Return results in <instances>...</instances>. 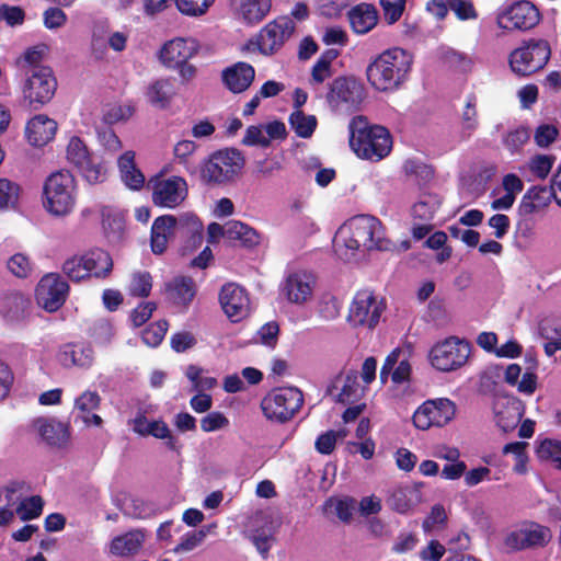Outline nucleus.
<instances>
[{
	"mask_svg": "<svg viewBox=\"0 0 561 561\" xmlns=\"http://www.w3.org/2000/svg\"><path fill=\"white\" fill-rule=\"evenodd\" d=\"M470 354L471 345L469 342L457 336H449L432 347L430 360L435 369L449 373L465 366Z\"/></svg>",
	"mask_w": 561,
	"mask_h": 561,
	"instance_id": "9",
	"label": "nucleus"
},
{
	"mask_svg": "<svg viewBox=\"0 0 561 561\" xmlns=\"http://www.w3.org/2000/svg\"><path fill=\"white\" fill-rule=\"evenodd\" d=\"M227 238L240 241L244 247L252 248L260 243V234L250 226L239 221L231 220L226 224Z\"/></svg>",
	"mask_w": 561,
	"mask_h": 561,
	"instance_id": "37",
	"label": "nucleus"
},
{
	"mask_svg": "<svg viewBox=\"0 0 561 561\" xmlns=\"http://www.w3.org/2000/svg\"><path fill=\"white\" fill-rule=\"evenodd\" d=\"M20 186L8 179H0V210L14 207L18 203Z\"/></svg>",
	"mask_w": 561,
	"mask_h": 561,
	"instance_id": "52",
	"label": "nucleus"
},
{
	"mask_svg": "<svg viewBox=\"0 0 561 561\" xmlns=\"http://www.w3.org/2000/svg\"><path fill=\"white\" fill-rule=\"evenodd\" d=\"M9 271L18 277H26L32 267L28 257L22 253H16L8 261Z\"/></svg>",
	"mask_w": 561,
	"mask_h": 561,
	"instance_id": "62",
	"label": "nucleus"
},
{
	"mask_svg": "<svg viewBox=\"0 0 561 561\" xmlns=\"http://www.w3.org/2000/svg\"><path fill=\"white\" fill-rule=\"evenodd\" d=\"M556 158L549 154H536L529 159V161L522 167L519 170L522 174L526 175L529 173L531 178H528V181L533 179L543 180L550 173Z\"/></svg>",
	"mask_w": 561,
	"mask_h": 561,
	"instance_id": "41",
	"label": "nucleus"
},
{
	"mask_svg": "<svg viewBox=\"0 0 561 561\" xmlns=\"http://www.w3.org/2000/svg\"><path fill=\"white\" fill-rule=\"evenodd\" d=\"M402 352L400 350L392 351L386 358L380 369V380L386 383L391 375V380L398 388L409 382L411 375V366L407 359H400Z\"/></svg>",
	"mask_w": 561,
	"mask_h": 561,
	"instance_id": "24",
	"label": "nucleus"
},
{
	"mask_svg": "<svg viewBox=\"0 0 561 561\" xmlns=\"http://www.w3.org/2000/svg\"><path fill=\"white\" fill-rule=\"evenodd\" d=\"M314 285L316 278L311 273L297 271L286 276L279 291L288 302L304 305L311 298Z\"/></svg>",
	"mask_w": 561,
	"mask_h": 561,
	"instance_id": "21",
	"label": "nucleus"
},
{
	"mask_svg": "<svg viewBox=\"0 0 561 561\" xmlns=\"http://www.w3.org/2000/svg\"><path fill=\"white\" fill-rule=\"evenodd\" d=\"M224 87L233 94L245 92L255 79V69L252 65L238 61L221 71Z\"/></svg>",
	"mask_w": 561,
	"mask_h": 561,
	"instance_id": "23",
	"label": "nucleus"
},
{
	"mask_svg": "<svg viewBox=\"0 0 561 561\" xmlns=\"http://www.w3.org/2000/svg\"><path fill=\"white\" fill-rule=\"evenodd\" d=\"M87 270L90 277L106 278L113 270V260L108 252L93 249L84 253Z\"/></svg>",
	"mask_w": 561,
	"mask_h": 561,
	"instance_id": "35",
	"label": "nucleus"
},
{
	"mask_svg": "<svg viewBox=\"0 0 561 561\" xmlns=\"http://www.w3.org/2000/svg\"><path fill=\"white\" fill-rule=\"evenodd\" d=\"M350 146L359 158L379 161L391 151L392 139L385 127L369 126L365 117L357 116L350 123Z\"/></svg>",
	"mask_w": 561,
	"mask_h": 561,
	"instance_id": "3",
	"label": "nucleus"
},
{
	"mask_svg": "<svg viewBox=\"0 0 561 561\" xmlns=\"http://www.w3.org/2000/svg\"><path fill=\"white\" fill-rule=\"evenodd\" d=\"M243 144L266 148L270 146V138L265 136V129L262 126H250L243 137Z\"/></svg>",
	"mask_w": 561,
	"mask_h": 561,
	"instance_id": "64",
	"label": "nucleus"
},
{
	"mask_svg": "<svg viewBox=\"0 0 561 561\" xmlns=\"http://www.w3.org/2000/svg\"><path fill=\"white\" fill-rule=\"evenodd\" d=\"M131 428L140 436H153L165 438L169 436V427L163 421H149L144 414L138 413L130 421Z\"/></svg>",
	"mask_w": 561,
	"mask_h": 561,
	"instance_id": "38",
	"label": "nucleus"
},
{
	"mask_svg": "<svg viewBox=\"0 0 561 561\" xmlns=\"http://www.w3.org/2000/svg\"><path fill=\"white\" fill-rule=\"evenodd\" d=\"M385 302L370 290L357 291L354 296L347 314L352 327L375 328L385 311Z\"/></svg>",
	"mask_w": 561,
	"mask_h": 561,
	"instance_id": "11",
	"label": "nucleus"
},
{
	"mask_svg": "<svg viewBox=\"0 0 561 561\" xmlns=\"http://www.w3.org/2000/svg\"><path fill=\"white\" fill-rule=\"evenodd\" d=\"M176 93V84L172 79H158L147 87L146 98L153 107L165 110L171 105Z\"/></svg>",
	"mask_w": 561,
	"mask_h": 561,
	"instance_id": "29",
	"label": "nucleus"
},
{
	"mask_svg": "<svg viewBox=\"0 0 561 561\" xmlns=\"http://www.w3.org/2000/svg\"><path fill=\"white\" fill-rule=\"evenodd\" d=\"M522 416L523 412L518 401H508L507 405L504 407L503 410H500L499 403L495 405L496 424L503 432L514 430L520 422Z\"/></svg>",
	"mask_w": 561,
	"mask_h": 561,
	"instance_id": "40",
	"label": "nucleus"
},
{
	"mask_svg": "<svg viewBox=\"0 0 561 561\" xmlns=\"http://www.w3.org/2000/svg\"><path fill=\"white\" fill-rule=\"evenodd\" d=\"M380 4L383 10L385 19L388 23L392 24L401 18L405 7V0H380Z\"/></svg>",
	"mask_w": 561,
	"mask_h": 561,
	"instance_id": "63",
	"label": "nucleus"
},
{
	"mask_svg": "<svg viewBox=\"0 0 561 561\" xmlns=\"http://www.w3.org/2000/svg\"><path fill=\"white\" fill-rule=\"evenodd\" d=\"M229 426L228 417L218 411H213L206 414L201 420V428L205 433H211L227 428Z\"/></svg>",
	"mask_w": 561,
	"mask_h": 561,
	"instance_id": "59",
	"label": "nucleus"
},
{
	"mask_svg": "<svg viewBox=\"0 0 561 561\" xmlns=\"http://www.w3.org/2000/svg\"><path fill=\"white\" fill-rule=\"evenodd\" d=\"M58 360L65 367L88 368L94 360V352L91 345L85 343H72L61 347Z\"/></svg>",
	"mask_w": 561,
	"mask_h": 561,
	"instance_id": "27",
	"label": "nucleus"
},
{
	"mask_svg": "<svg viewBox=\"0 0 561 561\" xmlns=\"http://www.w3.org/2000/svg\"><path fill=\"white\" fill-rule=\"evenodd\" d=\"M26 306V300L20 295H11L3 299L0 311L10 320L20 317Z\"/></svg>",
	"mask_w": 561,
	"mask_h": 561,
	"instance_id": "58",
	"label": "nucleus"
},
{
	"mask_svg": "<svg viewBox=\"0 0 561 561\" xmlns=\"http://www.w3.org/2000/svg\"><path fill=\"white\" fill-rule=\"evenodd\" d=\"M291 129L300 138H310L318 125L314 115L305 114L301 110H294L288 118Z\"/></svg>",
	"mask_w": 561,
	"mask_h": 561,
	"instance_id": "42",
	"label": "nucleus"
},
{
	"mask_svg": "<svg viewBox=\"0 0 561 561\" xmlns=\"http://www.w3.org/2000/svg\"><path fill=\"white\" fill-rule=\"evenodd\" d=\"M187 196V183L181 176L156 179L152 181V202L163 208H175Z\"/></svg>",
	"mask_w": 561,
	"mask_h": 561,
	"instance_id": "18",
	"label": "nucleus"
},
{
	"mask_svg": "<svg viewBox=\"0 0 561 561\" xmlns=\"http://www.w3.org/2000/svg\"><path fill=\"white\" fill-rule=\"evenodd\" d=\"M69 294V285L58 273L44 275L36 287L37 304L48 312L62 307Z\"/></svg>",
	"mask_w": 561,
	"mask_h": 561,
	"instance_id": "14",
	"label": "nucleus"
},
{
	"mask_svg": "<svg viewBox=\"0 0 561 561\" xmlns=\"http://www.w3.org/2000/svg\"><path fill=\"white\" fill-rule=\"evenodd\" d=\"M556 190L552 184L547 186H534L524 195L519 209L524 215H531L548 206L551 199L556 201Z\"/></svg>",
	"mask_w": 561,
	"mask_h": 561,
	"instance_id": "30",
	"label": "nucleus"
},
{
	"mask_svg": "<svg viewBox=\"0 0 561 561\" xmlns=\"http://www.w3.org/2000/svg\"><path fill=\"white\" fill-rule=\"evenodd\" d=\"M165 291L174 306L187 308L196 296L197 288L193 278L176 276L167 283Z\"/></svg>",
	"mask_w": 561,
	"mask_h": 561,
	"instance_id": "26",
	"label": "nucleus"
},
{
	"mask_svg": "<svg viewBox=\"0 0 561 561\" xmlns=\"http://www.w3.org/2000/svg\"><path fill=\"white\" fill-rule=\"evenodd\" d=\"M67 160L82 173L89 183L95 184L105 180V168L92 161L88 147L77 136L71 137L68 142Z\"/></svg>",
	"mask_w": 561,
	"mask_h": 561,
	"instance_id": "15",
	"label": "nucleus"
},
{
	"mask_svg": "<svg viewBox=\"0 0 561 561\" xmlns=\"http://www.w3.org/2000/svg\"><path fill=\"white\" fill-rule=\"evenodd\" d=\"M30 72L23 88V94L25 100L34 108H37L51 100L57 82L48 67H32Z\"/></svg>",
	"mask_w": 561,
	"mask_h": 561,
	"instance_id": "13",
	"label": "nucleus"
},
{
	"mask_svg": "<svg viewBox=\"0 0 561 561\" xmlns=\"http://www.w3.org/2000/svg\"><path fill=\"white\" fill-rule=\"evenodd\" d=\"M43 500L34 495L25 497L15 508V513L22 520H31L38 517L43 511Z\"/></svg>",
	"mask_w": 561,
	"mask_h": 561,
	"instance_id": "48",
	"label": "nucleus"
},
{
	"mask_svg": "<svg viewBox=\"0 0 561 561\" xmlns=\"http://www.w3.org/2000/svg\"><path fill=\"white\" fill-rule=\"evenodd\" d=\"M196 53L197 44L194 39L178 37L162 46L159 59L165 67L175 69L179 65L188 61Z\"/></svg>",
	"mask_w": 561,
	"mask_h": 561,
	"instance_id": "22",
	"label": "nucleus"
},
{
	"mask_svg": "<svg viewBox=\"0 0 561 561\" xmlns=\"http://www.w3.org/2000/svg\"><path fill=\"white\" fill-rule=\"evenodd\" d=\"M412 57L402 48L387 49L367 67L368 82L378 91L398 88L408 77Z\"/></svg>",
	"mask_w": 561,
	"mask_h": 561,
	"instance_id": "2",
	"label": "nucleus"
},
{
	"mask_svg": "<svg viewBox=\"0 0 561 561\" xmlns=\"http://www.w3.org/2000/svg\"><path fill=\"white\" fill-rule=\"evenodd\" d=\"M145 537L146 536L142 530H130L116 536L110 543V553L116 557L136 554L141 549Z\"/></svg>",
	"mask_w": 561,
	"mask_h": 561,
	"instance_id": "31",
	"label": "nucleus"
},
{
	"mask_svg": "<svg viewBox=\"0 0 561 561\" xmlns=\"http://www.w3.org/2000/svg\"><path fill=\"white\" fill-rule=\"evenodd\" d=\"M551 49L545 39L524 41L508 57L511 70L520 77L530 76L542 69L550 59Z\"/></svg>",
	"mask_w": 561,
	"mask_h": 561,
	"instance_id": "6",
	"label": "nucleus"
},
{
	"mask_svg": "<svg viewBox=\"0 0 561 561\" xmlns=\"http://www.w3.org/2000/svg\"><path fill=\"white\" fill-rule=\"evenodd\" d=\"M101 398L96 391L85 390L75 401V408L82 413H90L100 404Z\"/></svg>",
	"mask_w": 561,
	"mask_h": 561,
	"instance_id": "61",
	"label": "nucleus"
},
{
	"mask_svg": "<svg viewBox=\"0 0 561 561\" xmlns=\"http://www.w3.org/2000/svg\"><path fill=\"white\" fill-rule=\"evenodd\" d=\"M348 19L355 33L366 34L376 26L378 13L374 5L359 4L348 12Z\"/></svg>",
	"mask_w": 561,
	"mask_h": 561,
	"instance_id": "34",
	"label": "nucleus"
},
{
	"mask_svg": "<svg viewBox=\"0 0 561 561\" xmlns=\"http://www.w3.org/2000/svg\"><path fill=\"white\" fill-rule=\"evenodd\" d=\"M456 412V403L448 398L428 399L414 411L412 422L420 431L444 427L455 419Z\"/></svg>",
	"mask_w": 561,
	"mask_h": 561,
	"instance_id": "10",
	"label": "nucleus"
},
{
	"mask_svg": "<svg viewBox=\"0 0 561 561\" xmlns=\"http://www.w3.org/2000/svg\"><path fill=\"white\" fill-rule=\"evenodd\" d=\"M23 484L20 482H10L0 489V503L4 506L16 508L23 499Z\"/></svg>",
	"mask_w": 561,
	"mask_h": 561,
	"instance_id": "55",
	"label": "nucleus"
},
{
	"mask_svg": "<svg viewBox=\"0 0 561 561\" xmlns=\"http://www.w3.org/2000/svg\"><path fill=\"white\" fill-rule=\"evenodd\" d=\"M477 106V96L472 93L468 94L461 113L462 131L467 134V136H470L479 126Z\"/></svg>",
	"mask_w": 561,
	"mask_h": 561,
	"instance_id": "45",
	"label": "nucleus"
},
{
	"mask_svg": "<svg viewBox=\"0 0 561 561\" xmlns=\"http://www.w3.org/2000/svg\"><path fill=\"white\" fill-rule=\"evenodd\" d=\"M203 225L197 216L184 214L179 218L163 215L154 219L151 227V249L156 254L165 251L169 240L176 233L202 237Z\"/></svg>",
	"mask_w": 561,
	"mask_h": 561,
	"instance_id": "5",
	"label": "nucleus"
},
{
	"mask_svg": "<svg viewBox=\"0 0 561 561\" xmlns=\"http://www.w3.org/2000/svg\"><path fill=\"white\" fill-rule=\"evenodd\" d=\"M538 8L527 1L519 0L500 9L496 23L500 28L506 31H528L540 21Z\"/></svg>",
	"mask_w": 561,
	"mask_h": 561,
	"instance_id": "12",
	"label": "nucleus"
},
{
	"mask_svg": "<svg viewBox=\"0 0 561 561\" xmlns=\"http://www.w3.org/2000/svg\"><path fill=\"white\" fill-rule=\"evenodd\" d=\"M232 7L245 24L260 23L270 12L272 0H232Z\"/></svg>",
	"mask_w": 561,
	"mask_h": 561,
	"instance_id": "28",
	"label": "nucleus"
},
{
	"mask_svg": "<svg viewBox=\"0 0 561 561\" xmlns=\"http://www.w3.org/2000/svg\"><path fill=\"white\" fill-rule=\"evenodd\" d=\"M536 454L540 460L550 462L561 470V442L546 438L539 443Z\"/></svg>",
	"mask_w": 561,
	"mask_h": 561,
	"instance_id": "43",
	"label": "nucleus"
},
{
	"mask_svg": "<svg viewBox=\"0 0 561 561\" xmlns=\"http://www.w3.org/2000/svg\"><path fill=\"white\" fill-rule=\"evenodd\" d=\"M336 255L343 261L354 259L359 251H388L391 242L385 237L382 224L369 215H358L346 220L333 239Z\"/></svg>",
	"mask_w": 561,
	"mask_h": 561,
	"instance_id": "1",
	"label": "nucleus"
},
{
	"mask_svg": "<svg viewBox=\"0 0 561 561\" xmlns=\"http://www.w3.org/2000/svg\"><path fill=\"white\" fill-rule=\"evenodd\" d=\"M421 502V492L415 485L396 488L389 495L387 503L396 512L405 514Z\"/></svg>",
	"mask_w": 561,
	"mask_h": 561,
	"instance_id": "32",
	"label": "nucleus"
},
{
	"mask_svg": "<svg viewBox=\"0 0 561 561\" xmlns=\"http://www.w3.org/2000/svg\"><path fill=\"white\" fill-rule=\"evenodd\" d=\"M304 403L302 392L294 387H282L270 391L261 402L264 416L273 422L289 421Z\"/></svg>",
	"mask_w": 561,
	"mask_h": 561,
	"instance_id": "7",
	"label": "nucleus"
},
{
	"mask_svg": "<svg viewBox=\"0 0 561 561\" xmlns=\"http://www.w3.org/2000/svg\"><path fill=\"white\" fill-rule=\"evenodd\" d=\"M549 527L535 522L522 524L505 538V545L513 550H523L531 547H542L551 539Z\"/></svg>",
	"mask_w": 561,
	"mask_h": 561,
	"instance_id": "19",
	"label": "nucleus"
},
{
	"mask_svg": "<svg viewBox=\"0 0 561 561\" xmlns=\"http://www.w3.org/2000/svg\"><path fill=\"white\" fill-rule=\"evenodd\" d=\"M37 427L42 438L49 445L62 446L68 440V427L61 422L55 420H39Z\"/></svg>",
	"mask_w": 561,
	"mask_h": 561,
	"instance_id": "36",
	"label": "nucleus"
},
{
	"mask_svg": "<svg viewBox=\"0 0 561 561\" xmlns=\"http://www.w3.org/2000/svg\"><path fill=\"white\" fill-rule=\"evenodd\" d=\"M530 138V131L524 126H519L508 130L503 137L504 147L512 153H517L522 150L525 144Z\"/></svg>",
	"mask_w": 561,
	"mask_h": 561,
	"instance_id": "47",
	"label": "nucleus"
},
{
	"mask_svg": "<svg viewBox=\"0 0 561 561\" xmlns=\"http://www.w3.org/2000/svg\"><path fill=\"white\" fill-rule=\"evenodd\" d=\"M102 227L107 237L112 242L118 241L124 231V222L121 216H112L107 209L102 211Z\"/></svg>",
	"mask_w": 561,
	"mask_h": 561,
	"instance_id": "49",
	"label": "nucleus"
},
{
	"mask_svg": "<svg viewBox=\"0 0 561 561\" xmlns=\"http://www.w3.org/2000/svg\"><path fill=\"white\" fill-rule=\"evenodd\" d=\"M62 272L73 282L89 278L84 254L67 259L62 264Z\"/></svg>",
	"mask_w": 561,
	"mask_h": 561,
	"instance_id": "46",
	"label": "nucleus"
},
{
	"mask_svg": "<svg viewBox=\"0 0 561 561\" xmlns=\"http://www.w3.org/2000/svg\"><path fill=\"white\" fill-rule=\"evenodd\" d=\"M219 301L225 314L231 322H239L250 314L249 295L244 288L237 284L224 285L219 294Z\"/></svg>",
	"mask_w": 561,
	"mask_h": 561,
	"instance_id": "20",
	"label": "nucleus"
},
{
	"mask_svg": "<svg viewBox=\"0 0 561 561\" xmlns=\"http://www.w3.org/2000/svg\"><path fill=\"white\" fill-rule=\"evenodd\" d=\"M118 170L123 183L130 190H139L145 184V176L136 167L135 152L126 151L118 158Z\"/></svg>",
	"mask_w": 561,
	"mask_h": 561,
	"instance_id": "33",
	"label": "nucleus"
},
{
	"mask_svg": "<svg viewBox=\"0 0 561 561\" xmlns=\"http://www.w3.org/2000/svg\"><path fill=\"white\" fill-rule=\"evenodd\" d=\"M134 111V106L130 104H113L104 111L103 121L108 125L127 121Z\"/></svg>",
	"mask_w": 561,
	"mask_h": 561,
	"instance_id": "57",
	"label": "nucleus"
},
{
	"mask_svg": "<svg viewBox=\"0 0 561 561\" xmlns=\"http://www.w3.org/2000/svg\"><path fill=\"white\" fill-rule=\"evenodd\" d=\"M442 199L438 195L432 193H422L411 209L413 218L423 221H430L439 209Z\"/></svg>",
	"mask_w": 561,
	"mask_h": 561,
	"instance_id": "39",
	"label": "nucleus"
},
{
	"mask_svg": "<svg viewBox=\"0 0 561 561\" xmlns=\"http://www.w3.org/2000/svg\"><path fill=\"white\" fill-rule=\"evenodd\" d=\"M244 165V159L236 149L213 153L202 167V179L208 184H225L232 181Z\"/></svg>",
	"mask_w": 561,
	"mask_h": 561,
	"instance_id": "8",
	"label": "nucleus"
},
{
	"mask_svg": "<svg viewBox=\"0 0 561 561\" xmlns=\"http://www.w3.org/2000/svg\"><path fill=\"white\" fill-rule=\"evenodd\" d=\"M78 184L67 170L51 173L43 185V207L55 218H65L73 213L78 201Z\"/></svg>",
	"mask_w": 561,
	"mask_h": 561,
	"instance_id": "4",
	"label": "nucleus"
},
{
	"mask_svg": "<svg viewBox=\"0 0 561 561\" xmlns=\"http://www.w3.org/2000/svg\"><path fill=\"white\" fill-rule=\"evenodd\" d=\"M364 99L363 85L353 78L334 79L327 94V101L334 110H355Z\"/></svg>",
	"mask_w": 561,
	"mask_h": 561,
	"instance_id": "16",
	"label": "nucleus"
},
{
	"mask_svg": "<svg viewBox=\"0 0 561 561\" xmlns=\"http://www.w3.org/2000/svg\"><path fill=\"white\" fill-rule=\"evenodd\" d=\"M364 388L358 382L356 371L346 374L341 392L337 394L336 400L342 403H354L363 394Z\"/></svg>",
	"mask_w": 561,
	"mask_h": 561,
	"instance_id": "44",
	"label": "nucleus"
},
{
	"mask_svg": "<svg viewBox=\"0 0 561 561\" xmlns=\"http://www.w3.org/2000/svg\"><path fill=\"white\" fill-rule=\"evenodd\" d=\"M214 0H175L178 10L187 16H201L213 4Z\"/></svg>",
	"mask_w": 561,
	"mask_h": 561,
	"instance_id": "56",
	"label": "nucleus"
},
{
	"mask_svg": "<svg viewBox=\"0 0 561 561\" xmlns=\"http://www.w3.org/2000/svg\"><path fill=\"white\" fill-rule=\"evenodd\" d=\"M122 511L134 518H147L152 514L151 505L139 497L125 499Z\"/></svg>",
	"mask_w": 561,
	"mask_h": 561,
	"instance_id": "51",
	"label": "nucleus"
},
{
	"mask_svg": "<svg viewBox=\"0 0 561 561\" xmlns=\"http://www.w3.org/2000/svg\"><path fill=\"white\" fill-rule=\"evenodd\" d=\"M152 288V279L148 272H136L131 276L129 294L137 297H147Z\"/></svg>",
	"mask_w": 561,
	"mask_h": 561,
	"instance_id": "54",
	"label": "nucleus"
},
{
	"mask_svg": "<svg viewBox=\"0 0 561 561\" xmlns=\"http://www.w3.org/2000/svg\"><path fill=\"white\" fill-rule=\"evenodd\" d=\"M207 530L199 529L184 534L179 543L173 548V552L178 554L187 553L196 549L205 540Z\"/></svg>",
	"mask_w": 561,
	"mask_h": 561,
	"instance_id": "50",
	"label": "nucleus"
},
{
	"mask_svg": "<svg viewBox=\"0 0 561 561\" xmlns=\"http://www.w3.org/2000/svg\"><path fill=\"white\" fill-rule=\"evenodd\" d=\"M169 324L164 320L157 321L147 327L141 335L144 343L150 347H157L168 331Z\"/></svg>",
	"mask_w": 561,
	"mask_h": 561,
	"instance_id": "53",
	"label": "nucleus"
},
{
	"mask_svg": "<svg viewBox=\"0 0 561 561\" xmlns=\"http://www.w3.org/2000/svg\"><path fill=\"white\" fill-rule=\"evenodd\" d=\"M448 7L461 21L478 19V12L471 0H448Z\"/></svg>",
	"mask_w": 561,
	"mask_h": 561,
	"instance_id": "60",
	"label": "nucleus"
},
{
	"mask_svg": "<svg viewBox=\"0 0 561 561\" xmlns=\"http://www.w3.org/2000/svg\"><path fill=\"white\" fill-rule=\"evenodd\" d=\"M295 30L294 22L280 16L266 24L259 33L256 45L263 55H272L290 37Z\"/></svg>",
	"mask_w": 561,
	"mask_h": 561,
	"instance_id": "17",
	"label": "nucleus"
},
{
	"mask_svg": "<svg viewBox=\"0 0 561 561\" xmlns=\"http://www.w3.org/2000/svg\"><path fill=\"white\" fill-rule=\"evenodd\" d=\"M57 131V123L44 114H38L28 121L26 137L31 145L42 147L49 142Z\"/></svg>",
	"mask_w": 561,
	"mask_h": 561,
	"instance_id": "25",
	"label": "nucleus"
}]
</instances>
